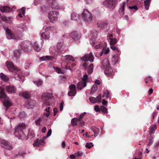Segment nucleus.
I'll return each mask as SVG.
<instances>
[{
    "label": "nucleus",
    "instance_id": "nucleus-1",
    "mask_svg": "<svg viewBox=\"0 0 159 159\" xmlns=\"http://www.w3.org/2000/svg\"><path fill=\"white\" fill-rule=\"evenodd\" d=\"M25 129V126L24 124H20L15 128L14 132L15 136L19 139L23 140L25 138L26 135L24 133V131Z\"/></svg>",
    "mask_w": 159,
    "mask_h": 159
},
{
    "label": "nucleus",
    "instance_id": "nucleus-2",
    "mask_svg": "<svg viewBox=\"0 0 159 159\" xmlns=\"http://www.w3.org/2000/svg\"><path fill=\"white\" fill-rule=\"evenodd\" d=\"M42 97V100L44 102L43 106H44L50 105V101L52 98H53L52 94L48 93H43Z\"/></svg>",
    "mask_w": 159,
    "mask_h": 159
},
{
    "label": "nucleus",
    "instance_id": "nucleus-3",
    "mask_svg": "<svg viewBox=\"0 0 159 159\" xmlns=\"http://www.w3.org/2000/svg\"><path fill=\"white\" fill-rule=\"evenodd\" d=\"M81 16L83 19L87 22H89L92 19L91 13L89 12L87 9H85L84 11Z\"/></svg>",
    "mask_w": 159,
    "mask_h": 159
},
{
    "label": "nucleus",
    "instance_id": "nucleus-4",
    "mask_svg": "<svg viewBox=\"0 0 159 159\" xmlns=\"http://www.w3.org/2000/svg\"><path fill=\"white\" fill-rule=\"evenodd\" d=\"M117 2L116 0H105L103 2V5L106 7L113 9L115 7Z\"/></svg>",
    "mask_w": 159,
    "mask_h": 159
},
{
    "label": "nucleus",
    "instance_id": "nucleus-5",
    "mask_svg": "<svg viewBox=\"0 0 159 159\" xmlns=\"http://www.w3.org/2000/svg\"><path fill=\"white\" fill-rule=\"evenodd\" d=\"M58 14L56 11H52L50 12L48 14V18L50 21L52 23H54L58 20Z\"/></svg>",
    "mask_w": 159,
    "mask_h": 159
},
{
    "label": "nucleus",
    "instance_id": "nucleus-6",
    "mask_svg": "<svg viewBox=\"0 0 159 159\" xmlns=\"http://www.w3.org/2000/svg\"><path fill=\"white\" fill-rule=\"evenodd\" d=\"M31 46V42L29 41H25L22 42L19 47L20 49L22 51H26L28 50L29 47Z\"/></svg>",
    "mask_w": 159,
    "mask_h": 159
},
{
    "label": "nucleus",
    "instance_id": "nucleus-7",
    "mask_svg": "<svg viewBox=\"0 0 159 159\" xmlns=\"http://www.w3.org/2000/svg\"><path fill=\"white\" fill-rule=\"evenodd\" d=\"M6 63L10 71L15 73L20 71V69L14 66L12 62L7 61Z\"/></svg>",
    "mask_w": 159,
    "mask_h": 159
},
{
    "label": "nucleus",
    "instance_id": "nucleus-8",
    "mask_svg": "<svg viewBox=\"0 0 159 159\" xmlns=\"http://www.w3.org/2000/svg\"><path fill=\"white\" fill-rule=\"evenodd\" d=\"M81 59L85 61H89L92 62L94 61V57L92 53L90 52L89 54H86L81 57Z\"/></svg>",
    "mask_w": 159,
    "mask_h": 159
},
{
    "label": "nucleus",
    "instance_id": "nucleus-9",
    "mask_svg": "<svg viewBox=\"0 0 159 159\" xmlns=\"http://www.w3.org/2000/svg\"><path fill=\"white\" fill-rule=\"evenodd\" d=\"M82 66L85 69L87 70L88 74H91L93 73L94 68L93 64H91L89 65L87 63L85 62L83 64Z\"/></svg>",
    "mask_w": 159,
    "mask_h": 159
},
{
    "label": "nucleus",
    "instance_id": "nucleus-10",
    "mask_svg": "<svg viewBox=\"0 0 159 159\" xmlns=\"http://www.w3.org/2000/svg\"><path fill=\"white\" fill-rule=\"evenodd\" d=\"M69 88L70 90L68 93V95L69 96H75L76 93L75 85L74 84H72L69 86Z\"/></svg>",
    "mask_w": 159,
    "mask_h": 159
},
{
    "label": "nucleus",
    "instance_id": "nucleus-11",
    "mask_svg": "<svg viewBox=\"0 0 159 159\" xmlns=\"http://www.w3.org/2000/svg\"><path fill=\"white\" fill-rule=\"evenodd\" d=\"M69 36L75 40H78L81 37V34L76 31H74L70 33Z\"/></svg>",
    "mask_w": 159,
    "mask_h": 159
},
{
    "label": "nucleus",
    "instance_id": "nucleus-12",
    "mask_svg": "<svg viewBox=\"0 0 159 159\" xmlns=\"http://www.w3.org/2000/svg\"><path fill=\"white\" fill-rule=\"evenodd\" d=\"M1 145L2 148L11 150L12 149V146L4 140H2L1 141Z\"/></svg>",
    "mask_w": 159,
    "mask_h": 159
},
{
    "label": "nucleus",
    "instance_id": "nucleus-13",
    "mask_svg": "<svg viewBox=\"0 0 159 159\" xmlns=\"http://www.w3.org/2000/svg\"><path fill=\"white\" fill-rule=\"evenodd\" d=\"M48 2L50 7L52 9L56 10L59 8L58 4L55 0H48Z\"/></svg>",
    "mask_w": 159,
    "mask_h": 159
},
{
    "label": "nucleus",
    "instance_id": "nucleus-14",
    "mask_svg": "<svg viewBox=\"0 0 159 159\" xmlns=\"http://www.w3.org/2000/svg\"><path fill=\"white\" fill-rule=\"evenodd\" d=\"M35 102L32 99L28 100L25 104V106L27 108H32L34 107Z\"/></svg>",
    "mask_w": 159,
    "mask_h": 159
},
{
    "label": "nucleus",
    "instance_id": "nucleus-15",
    "mask_svg": "<svg viewBox=\"0 0 159 159\" xmlns=\"http://www.w3.org/2000/svg\"><path fill=\"white\" fill-rule=\"evenodd\" d=\"M5 90L9 93H14L15 92L16 89L15 87L12 85H10L7 86Z\"/></svg>",
    "mask_w": 159,
    "mask_h": 159
},
{
    "label": "nucleus",
    "instance_id": "nucleus-16",
    "mask_svg": "<svg viewBox=\"0 0 159 159\" xmlns=\"http://www.w3.org/2000/svg\"><path fill=\"white\" fill-rule=\"evenodd\" d=\"M101 64L102 67L104 69L110 67V64L108 59L107 58H104L102 60Z\"/></svg>",
    "mask_w": 159,
    "mask_h": 159
},
{
    "label": "nucleus",
    "instance_id": "nucleus-17",
    "mask_svg": "<svg viewBox=\"0 0 159 159\" xmlns=\"http://www.w3.org/2000/svg\"><path fill=\"white\" fill-rule=\"evenodd\" d=\"M6 36L7 38L9 39H15L14 34L12 32L11 30L7 28L6 30Z\"/></svg>",
    "mask_w": 159,
    "mask_h": 159
},
{
    "label": "nucleus",
    "instance_id": "nucleus-18",
    "mask_svg": "<svg viewBox=\"0 0 159 159\" xmlns=\"http://www.w3.org/2000/svg\"><path fill=\"white\" fill-rule=\"evenodd\" d=\"M44 144V139H37L34 141L33 145L34 147H38L40 145H43Z\"/></svg>",
    "mask_w": 159,
    "mask_h": 159
},
{
    "label": "nucleus",
    "instance_id": "nucleus-19",
    "mask_svg": "<svg viewBox=\"0 0 159 159\" xmlns=\"http://www.w3.org/2000/svg\"><path fill=\"white\" fill-rule=\"evenodd\" d=\"M41 46V43L37 41L34 43L33 48L35 51L38 52L40 50Z\"/></svg>",
    "mask_w": 159,
    "mask_h": 159
},
{
    "label": "nucleus",
    "instance_id": "nucleus-20",
    "mask_svg": "<svg viewBox=\"0 0 159 159\" xmlns=\"http://www.w3.org/2000/svg\"><path fill=\"white\" fill-rule=\"evenodd\" d=\"M11 10L8 6H1L0 7V11L2 12H10Z\"/></svg>",
    "mask_w": 159,
    "mask_h": 159
},
{
    "label": "nucleus",
    "instance_id": "nucleus-21",
    "mask_svg": "<svg viewBox=\"0 0 159 159\" xmlns=\"http://www.w3.org/2000/svg\"><path fill=\"white\" fill-rule=\"evenodd\" d=\"M54 59V57L51 56H44L40 57L39 59L41 61H45L48 60H52Z\"/></svg>",
    "mask_w": 159,
    "mask_h": 159
},
{
    "label": "nucleus",
    "instance_id": "nucleus-22",
    "mask_svg": "<svg viewBox=\"0 0 159 159\" xmlns=\"http://www.w3.org/2000/svg\"><path fill=\"white\" fill-rule=\"evenodd\" d=\"M41 36L43 39H48L50 37V33L48 31L46 30L45 32L41 34Z\"/></svg>",
    "mask_w": 159,
    "mask_h": 159
},
{
    "label": "nucleus",
    "instance_id": "nucleus-23",
    "mask_svg": "<svg viewBox=\"0 0 159 159\" xmlns=\"http://www.w3.org/2000/svg\"><path fill=\"white\" fill-rule=\"evenodd\" d=\"M86 86V82L81 81L77 84V88L80 89H81L83 87H84Z\"/></svg>",
    "mask_w": 159,
    "mask_h": 159
},
{
    "label": "nucleus",
    "instance_id": "nucleus-24",
    "mask_svg": "<svg viewBox=\"0 0 159 159\" xmlns=\"http://www.w3.org/2000/svg\"><path fill=\"white\" fill-rule=\"evenodd\" d=\"M105 69L104 73L105 74L109 76L112 75L113 69L111 68H110V67Z\"/></svg>",
    "mask_w": 159,
    "mask_h": 159
},
{
    "label": "nucleus",
    "instance_id": "nucleus-25",
    "mask_svg": "<svg viewBox=\"0 0 159 159\" xmlns=\"http://www.w3.org/2000/svg\"><path fill=\"white\" fill-rule=\"evenodd\" d=\"M65 57H66V62L67 63L68 62V61H74L75 60L74 58L70 55H66L65 56Z\"/></svg>",
    "mask_w": 159,
    "mask_h": 159
},
{
    "label": "nucleus",
    "instance_id": "nucleus-26",
    "mask_svg": "<svg viewBox=\"0 0 159 159\" xmlns=\"http://www.w3.org/2000/svg\"><path fill=\"white\" fill-rule=\"evenodd\" d=\"M79 18V15L75 12H73L71 15V20H77Z\"/></svg>",
    "mask_w": 159,
    "mask_h": 159
},
{
    "label": "nucleus",
    "instance_id": "nucleus-27",
    "mask_svg": "<svg viewBox=\"0 0 159 159\" xmlns=\"http://www.w3.org/2000/svg\"><path fill=\"white\" fill-rule=\"evenodd\" d=\"M7 95L4 91V88L0 87V98H6Z\"/></svg>",
    "mask_w": 159,
    "mask_h": 159
},
{
    "label": "nucleus",
    "instance_id": "nucleus-28",
    "mask_svg": "<svg viewBox=\"0 0 159 159\" xmlns=\"http://www.w3.org/2000/svg\"><path fill=\"white\" fill-rule=\"evenodd\" d=\"M91 129L94 133V136H97L99 132V129L94 126H92L91 128Z\"/></svg>",
    "mask_w": 159,
    "mask_h": 159
},
{
    "label": "nucleus",
    "instance_id": "nucleus-29",
    "mask_svg": "<svg viewBox=\"0 0 159 159\" xmlns=\"http://www.w3.org/2000/svg\"><path fill=\"white\" fill-rule=\"evenodd\" d=\"M22 52V51L20 50L19 48V49L18 50H16L14 52V57L17 58L19 57Z\"/></svg>",
    "mask_w": 159,
    "mask_h": 159
},
{
    "label": "nucleus",
    "instance_id": "nucleus-30",
    "mask_svg": "<svg viewBox=\"0 0 159 159\" xmlns=\"http://www.w3.org/2000/svg\"><path fill=\"white\" fill-rule=\"evenodd\" d=\"M144 6L146 10L149 9L151 3V0H147L144 1Z\"/></svg>",
    "mask_w": 159,
    "mask_h": 159
},
{
    "label": "nucleus",
    "instance_id": "nucleus-31",
    "mask_svg": "<svg viewBox=\"0 0 159 159\" xmlns=\"http://www.w3.org/2000/svg\"><path fill=\"white\" fill-rule=\"evenodd\" d=\"M0 78L2 80L4 81H7L9 80L8 78L2 73L0 74Z\"/></svg>",
    "mask_w": 159,
    "mask_h": 159
},
{
    "label": "nucleus",
    "instance_id": "nucleus-32",
    "mask_svg": "<svg viewBox=\"0 0 159 159\" xmlns=\"http://www.w3.org/2000/svg\"><path fill=\"white\" fill-rule=\"evenodd\" d=\"M25 7H22L21 9L20 10L18 16L22 18L23 16L22 14L23 15H24L25 13Z\"/></svg>",
    "mask_w": 159,
    "mask_h": 159
},
{
    "label": "nucleus",
    "instance_id": "nucleus-33",
    "mask_svg": "<svg viewBox=\"0 0 159 159\" xmlns=\"http://www.w3.org/2000/svg\"><path fill=\"white\" fill-rule=\"evenodd\" d=\"M157 129L156 125H152L150 127L149 133L153 134Z\"/></svg>",
    "mask_w": 159,
    "mask_h": 159
},
{
    "label": "nucleus",
    "instance_id": "nucleus-34",
    "mask_svg": "<svg viewBox=\"0 0 159 159\" xmlns=\"http://www.w3.org/2000/svg\"><path fill=\"white\" fill-rule=\"evenodd\" d=\"M107 25V24L106 23H102L100 24H97V27L98 28H100V29H103L106 28Z\"/></svg>",
    "mask_w": 159,
    "mask_h": 159
},
{
    "label": "nucleus",
    "instance_id": "nucleus-35",
    "mask_svg": "<svg viewBox=\"0 0 159 159\" xmlns=\"http://www.w3.org/2000/svg\"><path fill=\"white\" fill-rule=\"evenodd\" d=\"M3 104L6 107V110L8 107L11 106V102L6 99L4 101Z\"/></svg>",
    "mask_w": 159,
    "mask_h": 159
},
{
    "label": "nucleus",
    "instance_id": "nucleus-36",
    "mask_svg": "<svg viewBox=\"0 0 159 159\" xmlns=\"http://www.w3.org/2000/svg\"><path fill=\"white\" fill-rule=\"evenodd\" d=\"M70 64H71V66H70V65H69L68 63H67L66 65L65 66V68L66 69H69L70 70H71V69H72L71 68H73L75 65V64L72 63L71 62H70Z\"/></svg>",
    "mask_w": 159,
    "mask_h": 159
},
{
    "label": "nucleus",
    "instance_id": "nucleus-37",
    "mask_svg": "<svg viewBox=\"0 0 159 159\" xmlns=\"http://www.w3.org/2000/svg\"><path fill=\"white\" fill-rule=\"evenodd\" d=\"M110 41V44L111 45H115L117 42L116 38L112 39V38H109Z\"/></svg>",
    "mask_w": 159,
    "mask_h": 159
},
{
    "label": "nucleus",
    "instance_id": "nucleus-38",
    "mask_svg": "<svg viewBox=\"0 0 159 159\" xmlns=\"http://www.w3.org/2000/svg\"><path fill=\"white\" fill-rule=\"evenodd\" d=\"M109 48H107L106 49V48L103 47L102 50L101 52L100 55L102 56V54L104 53L105 54H107L109 52Z\"/></svg>",
    "mask_w": 159,
    "mask_h": 159
},
{
    "label": "nucleus",
    "instance_id": "nucleus-39",
    "mask_svg": "<svg viewBox=\"0 0 159 159\" xmlns=\"http://www.w3.org/2000/svg\"><path fill=\"white\" fill-rule=\"evenodd\" d=\"M78 121V119H77L76 118H74L72 119L71 120L72 125L74 126H76L77 125V122Z\"/></svg>",
    "mask_w": 159,
    "mask_h": 159
},
{
    "label": "nucleus",
    "instance_id": "nucleus-40",
    "mask_svg": "<svg viewBox=\"0 0 159 159\" xmlns=\"http://www.w3.org/2000/svg\"><path fill=\"white\" fill-rule=\"evenodd\" d=\"M138 153V155L137 154L136 155V157L134 158V159H141V156L142 154V152L139 151L138 150H137L136 151V153Z\"/></svg>",
    "mask_w": 159,
    "mask_h": 159
},
{
    "label": "nucleus",
    "instance_id": "nucleus-41",
    "mask_svg": "<svg viewBox=\"0 0 159 159\" xmlns=\"http://www.w3.org/2000/svg\"><path fill=\"white\" fill-rule=\"evenodd\" d=\"M17 27L18 28H21L23 31L25 30H26V26L25 25H24L23 24H20L19 25H17Z\"/></svg>",
    "mask_w": 159,
    "mask_h": 159
},
{
    "label": "nucleus",
    "instance_id": "nucleus-42",
    "mask_svg": "<svg viewBox=\"0 0 159 159\" xmlns=\"http://www.w3.org/2000/svg\"><path fill=\"white\" fill-rule=\"evenodd\" d=\"M34 83L37 86H39L41 85L43 82L41 80H39L34 81Z\"/></svg>",
    "mask_w": 159,
    "mask_h": 159
},
{
    "label": "nucleus",
    "instance_id": "nucleus-43",
    "mask_svg": "<svg viewBox=\"0 0 159 159\" xmlns=\"http://www.w3.org/2000/svg\"><path fill=\"white\" fill-rule=\"evenodd\" d=\"M23 96L26 99L29 98L30 97V94L27 92H25L23 93Z\"/></svg>",
    "mask_w": 159,
    "mask_h": 159
},
{
    "label": "nucleus",
    "instance_id": "nucleus-44",
    "mask_svg": "<svg viewBox=\"0 0 159 159\" xmlns=\"http://www.w3.org/2000/svg\"><path fill=\"white\" fill-rule=\"evenodd\" d=\"M55 71L58 74H64V72L63 70H62L61 69L58 67H54Z\"/></svg>",
    "mask_w": 159,
    "mask_h": 159
},
{
    "label": "nucleus",
    "instance_id": "nucleus-45",
    "mask_svg": "<svg viewBox=\"0 0 159 159\" xmlns=\"http://www.w3.org/2000/svg\"><path fill=\"white\" fill-rule=\"evenodd\" d=\"M100 110L102 111V112L107 113V108L104 107L103 106H101L100 107Z\"/></svg>",
    "mask_w": 159,
    "mask_h": 159
},
{
    "label": "nucleus",
    "instance_id": "nucleus-46",
    "mask_svg": "<svg viewBox=\"0 0 159 159\" xmlns=\"http://www.w3.org/2000/svg\"><path fill=\"white\" fill-rule=\"evenodd\" d=\"M110 48L113 51H116L118 52H120L118 48L114 45H111Z\"/></svg>",
    "mask_w": 159,
    "mask_h": 159
},
{
    "label": "nucleus",
    "instance_id": "nucleus-47",
    "mask_svg": "<svg viewBox=\"0 0 159 159\" xmlns=\"http://www.w3.org/2000/svg\"><path fill=\"white\" fill-rule=\"evenodd\" d=\"M63 44V42L62 41L59 42L57 43V47L58 49H60L62 47Z\"/></svg>",
    "mask_w": 159,
    "mask_h": 159
},
{
    "label": "nucleus",
    "instance_id": "nucleus-48",
    "mask_svg": "<svg viewBox=\"0 0 159 159\" xmlns=\"http://www.w3.org/2000/svg\"><path fill=\"white\" fill-rule=\"evenodd\" d=\"M125 2H123L122 3L121 8H120V10H121V12H123V13L124 14V11L125 10Z\"/></svg>",
    "mask_w": 159,
    "mask_h": 159
},
{
    "label": "nucleus",
    "instance_id": "nucleus-49",
    "mask_svg": "<svg viewBox=\"0 0 159 159\" xmlns=\"http://www.w3.org/2000/svg\"><path fill=\"white\" fill-rule=\"evenodd\" d=\"M86 113L85 112H84L82 113H81L80 116L78 118V121H81L82 120L84 116L85 115Z\"/></svg>",
    "mask_w": 159,
    "mask_h": 159
},
{
    "label": "nucleus",
    "instance_id": "nucleus-50",
    "mask_svg": "<svg viewBox=\"0 0 159 159\" xmlns=\"http://www.w3.org/2000/svg\"><path fill=\"white\" fill-rule=\"evenodd\" d=\"M93 146V145L92 143H87L85 145V147L88 148H90Z\"/></svg>",
    "mask_w": 159,
    "mask_h": 159
},
{
    "label": "nucleus",
    "instance_id": "nucleus-51",
    "mask_svg": "<svg viewBox=\"0 0 159 159\" xmlns=\"http://www.w3.org/2000/svg\"><path fill=\"white\" fill-rule=\"evenodd\" d=\"M103 44L102 43H100L98 45H96L95 48L96 49H99L100 48H103Z\"/></svg>",
    "mask_w": 159,
    "mask_h": 159
},
{
    "label": "nucleus",
    "instance_id": "nucleus-52",
    "mask_svg": "<svg viewBox=\"0 0 159 159\" xmlns=\"http://www.w3.org/2000/svg\"><path fill=\"white\" fill-rule=\"evenodd\" d=\"M28 136L29 137H30V138H33L34 136V133L32 131H29L28 134Z\"/></svg>",
    "mask_w": 159,
    "mask_h": 159
},
{
    "label": "nucleus",
    "instance_id": "nucleus-53",
    "mask_svg": "<svg viewBox=\"0 0 159 159\" xmlns=\"http://www.w3.org/2000/svg\"><path fill=\"white\" fill-rule=\"evenodd\" d=\"M90 101L93 103H95L96 102V99L93 97H91L89 98Z\"/></svg>",
    "mask_w": 159,
    "mask_h": 159
},
{
    "label": "nucleus",
    "instance_id": "nucleus-54",
    "mask_svg": "<svg viewBox=\"0 0 159 159\" xmlns=\"http://www.w3.org/2000/svg\"><path fill=\"white\" fill-rule=\"evenodd\" d=\"M19 116L20 118H22L25 117L26 115L24 112H22L20 113Z\"/></svg>",
    "mask_w": 159,
    "mask_h": 159
},
{
    "label": "nucleus",
    "instance_id": "nucleus-55",
    "mask_svg": "<svg viewBox=\"0 0 159 159\" xmlns=\"http://www.w3.org/2000/svg\"><path fill=\"white\" fill-rule=\"evenodd\" d=\"M82 80L83 82H86V81L88 79V76L87 74H85L83 76V77L82 78Z\"/></svg>",
    "mask_w": 159,
    "mask_h": 159
},
{
    "label": "nucleus",
    "instance_id": "nucleus-56",
    "mask_svg": "<svg viewBox=\"0 0 159 159\" xmlns=\"http://www.w3.org/2000/svg\"><path fill=\"white\" fill-rule=\"evenodd\" d=\"M105 94L106 95V97L108 98L110 96L109 92L107 90L105 91L104 92Z\"/></svg>",
    "mask_w": 159,
    "mask_h": 159
},
{
    "label": "nucleus",
    "instance_id": "nucleus-57",
    "mask_svg": "<svg viewBox=\"0 0 159 159\" xmlns=\"http://www.w3.org/2000/svg\"><path fill=\"white\" fill-rule=\"evenodd\" d=\"M101 94H99V95L96 97V101L98 102H101Z\"/></svg>",
    "mask_w": 159,
    "mask_h": 159
},
{
    "label": "nucleus",
    "instance_id": "nucleus-58",
    "mask_svg": "<svg viewBox=\"0 0 159 159\" xmlns=\"http://www.w3.org/2000/svg\"><path fill=\"white\" fill-rule=\"evenodd\" d=\"M153 143V138L152 136L150 137V138L149 139L148 143V145H151Z\"/></svg>",
    "mask_w": 159,
    "mask_h": 159
},
{
    "label": "nucleus",
    "instance_id": "nucleus-59",
    "mask_svg": "<svg viewBox=\"0 0 159 159\" xmlns=\"http://www.w3.org/2000/svg\"><path fill=\"white\" fill-rule=\"evenodd\" d=\"M54 27L53 26H49V27H47L46 28V30H47L49 31L50 30H52L54 29Z\"/></svg>",
    "mask_w": 159,
    "mask_h": 159
},
{
    "label": "nucleus",
    "instance_id": "nucleus-60",
    "mask_svg": "<svg viewBox=\"0 0 159 159\" xmlns=\"http://www.w3.org/2000/svg\"><path fill=\"white\" fill-rule=\"evenodd\" d=\"M129 8L131 9H134L135 10H138V7L136 5H134L133 6H129Z\"/></svg>",
    "mask_w": 159,
    "mask_h": 159
},
{
    "label": "nucleus",
    "instance_id": "nucleus-61",
    "mask_svg": "<svg viewBox=\"0 0 159 159\" xmlns=\"http://www.w3.org/2000/svg\"><path fill=\"white\" fill-rule=\"evenodd\" d=\"M94 110L96 112L99 111L100 110V108H99V107L98 105H96L95 106Z\"/></svg>",
    "mask_w": 159,
    "mask_h": 159
},
{
    "label": "nucleus",
    "instance_id": "nucleus-62",
    "mask_svg": "<svg viewBox=\"0 0 159 159\" xmlns=\"http://www.w3.org/2000/svg\"><path fill=\"white\" fill-rule=\"evenodd\" d=\"M41 118H39L38 119L35 121V123L37 125H40V122L41 121Z\"/></svg>",
    "mask_w": 159,
    "mask_h": 159
},
{
    "label": "nucleus",
    "instance_id": "nucleus-63",
    "mask_svg": "<svg viewBox=\"0 0 159 159\" xmlns=\"http://www.w3.org/2000/svg\"><path fill=\"white\" fill-rule=\"evenodd\" d=\"M63 104L64 102H62L60 104V111H61L63 109Z\"/></svg>",
    "mask_w": 159,
    "mask_h": 159
},
{
    "label": "nucleus",
    "instance_id": "nucleus-64",
    "mask_svg": "<svg viewBox=\"0 0 159 159\" xmlns=\"http://www.w3.org/2000/svg\"><path fill=\"white\" fill-rule=\"evenodd\" d=\"M52 133V129H49L48 132L46 136L47 137H49L51 134Z\"/></svg>",
    "mask_w": 159,
    "mask_h": 159
}]
</instances>
